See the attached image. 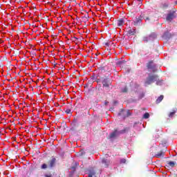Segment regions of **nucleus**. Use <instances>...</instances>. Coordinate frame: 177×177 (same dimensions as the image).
<instances>
[{
  "label": "nucleus",
  "mask_w": 177,
  "mask_h": 177,
  "mask_svg": "<svg viewBox=\"0 0 177 177\" xmlns=\"http://www.w3.org/2000/svg\"><path fill=\"white\" fill-rule=\"evenodd\" d=\"M158 80V76L153 75H150L147 80L145 81V85H150V84H153V82H156V85H162V80Z\"/></svg>",
  "instance_id": "f257e3e1"
},
{
  "label": "nucleus",
  "mask_w": 177,
  "mask_h": 177,
  "mask_svg": "<svg viewBox=\"0 0 177 177\" xmlns=\"http://www.w3.org/2000/svg\"><path fill=\"white\" fill-rule=\"evenodd\" d=\"M125 132H127V129H124L120 131L115 130L114 132L111 133L110 138H115V136H117L118 135H120V133H125Z\"/></svg>",
  "instance_id": "f03ea898"
},
{
  "label": "nucleus",
  "mask_w": 177,
  "mask_h": 177,
  "mask_svg": "<svg viewBox=\"0 0 177 177\" xmlns=\"http://www.w3.org/2000/svg\"><path fill=\"white\" fill-rule=\"evenodd\" d=\"M175 17V15L174 12H170L167 15L166 20L167 21H172L174 20V18Z\"/></svg>",
  "instance_id": "7ed1b4c3"
},
{
  "label": "nucleus",
  "mask_w": 177,
  "mask_h": 177,
  "mask_svg": "<svg viewBox=\"0 0 177 177\" xmlns=\"http://www.w3.org/2000/svg\"><path fill=\"white\" fill-rule=\"evenodd\" d=\"M102 163L104 164L105 168H107L110 165V164H111V162L109 159L104 158L102 160Z\"/></svg>",
  "instance_id": "20e7f679"
},
{
  "label": "nucleus",
  "mask_w": 177,
  "mask_h": 177,
  "mask_svg": "<svg viewBox=\"0 0 177 177\" xmlns=\"http://www.w3.org/2000/svg\"><path fill=\"white\" fill-rule=\"evenodd\" d=\"M56 162V158H53L49 162H48V167L50 168H53V167H55V164Z\"/></svg>",
  "instance_id": "39448f33"
},
{
  "label": "nucleus",
  "mask_w": 177,
  "mask_h": 177,
  "mask_svg": "<svg viewBox=\"0 0 177 177\" xmlns=\"http://www.w3.org/2000/svg\"><path fill=\"white\" fill-rule=\"evenodd\" d=\"M122 114H127L125 117H129V115H131V113L129 112V111L122 110L121 113H118V115H122Z\"/></svg>",
  "instance_id": "423d86ee"
},
{
  "label": "nucleus",
  "mask_w": 177,
  "mask_h": 177,
  "mask_svg": "<svg viewBox=\"0 0 177 177\" xmlns=\"http://www.w3.org/2000/svg\"><path fill=\"white\" fill-rule=\"evenodd\" d=\"M162 99H164V95H160V97H158L156 100V103H160V102L162 101Z\"/></svg>",
  "instance_id": "0eeeda50"
},
{
  "label": "nucleus",
  "mask_w": 177,
  "mask_h": 177,
  "mask_svg": "<svg viewBox=\"0 0 177 177\" xmlns=\"http://www.w3.org/2000/svg\"><path fill=\"white\" fill-rule=\"evenodd\" d=\"M162 154H163L162 151H160V152L158 153L156 155V158H160L162 157Z\"/></svg>",
  "instance_id": "6e6552de"
},
{
  "label": "nucleus",
  "mask_w": 177,
  "mask_h": 177,
  "mask_svg": "<svg viewBox=\"0 0 177 177\" xmlns=\"http://www.w3.org/2000/svg\"><path fill=\"white\" fill-rule=\"evenodd\" d=\"M136 33V31L135 30H129V35H134V34Z\"/></svg>",
  "instance_id": "1a4fd4ad"
},
{
  "label": "nucleus",
  "mask_w": 177,
  "mask_h": 177,
  "mask_svg": "<svg viewBox=\"0 0 177 177\" xmlns=\"http://www.w3.org/2000/svg\"><path fill=\"white\" fill-rule=\"evenodd\" d=\"M122 24H124V20L120 19L118 22V26L120 27V26H122Z\"/></svg>",
  "instance_id": "9d476101"
},
{
  "label": "nucleus",
  "mask_w": 177,
  "mask_h": 177,
  "mask_svg": "<svg viewBox=\"0 0 177 177\" xmlns=\"http://www.w3.org/2000/svg\"><path fill=\"white\" fill-rule=\"evenodd\" d=\"M102 84H103V86H109V82H107V80H104L103 82H102Z\"/></svg>",
  "instance_id": "9b49d317"
},
{
  "label": "nucleus",
  "mask_w": 177,
  "mask_h": 177,
  "mask_svg": "<svg viewBox=\"0 0 177 177\" xmlns=\"http://www.w3.org/2000/svg\"><path fill=\"white\" fill-rule=\"evenodd\" d=\"M150 117V114L149 113H145L143 115V118H145V120H147Z\"/></svg>",
  "instance_id": "f8f14e48"
},
{
  "label": "nucleus",
  "mask_w": 177,
  "mask_h": 177,
  "mask_svg": "<svg viewBox=\"0 0 177 177\" xmlns=\"http://www.w3.org/2000/svg\"><path fill=\"white\" fill-rule=\"evenodd\" d=\"M169 165H170V167H175V162H172V161H170L168 162Z\"/></svg>",
  "instance_id": "ddd939ff"
},
{
  "label": "nucleus",
  "mask_w": 177,
  "mask_h": 177,
  "mask_svg": "<svg viewBox=\"0 0 177 177\" xmlns=\"http://www.w3.org/2000/svg\"><path fill=\"white\" fill-rule=\"evenodd\" d=\"M175 111L174 112H171L170 113H169V117L170 118H172V117H174V115H175Z\"/></svg>",
  "instance_id": "4468645a"
},
{
  "label": "nucleus",
  "mask_w": 177,
  "mask_h": 177,
  "mask_svg": "<svg viewBox=\"0 0 177 177\" xmlns=\"http://www.w3.org/2000/svg\"><path fill=\"white\" fill-rule=\"evenodd\" d=\"M93 175H95V171H90L89 174H88V177H93Z\"/></svg>",
  "instance_id": "2eb2a0df"
},
{
  "label": "nucleus",
  "mask_w": 177,
  "mask_h": 177,
  "mask_svg": "<svg viewBox=\"0 0 177 177\" xmlns=\"http://www.w3.org/2000/svg\"><path fill=\"white\" fill-rule=\"evenodd\" d=\"M41 168L42 169H46V168H48V165L46 164H43Z\"/></svg>",
  "instance_id": "dca6fc26"
},
{
  "label": "nucleus",
  "mask_w": 177,
  "mask_h": 177,
  "mask_svg": "<svg viewBox=\"0 0 177 177\" xmlns=\"http://www.w3.org/2000/svg\"><path fill=\"white\" fill-rule=\"evenodd\" d=\"M120 162H121V164H125V162H127V160H125V159H122V160H120Z\"/></svg>",
  "instance_id": "f3484780"
},
{
  "label": "nucleus",
  "mask_w": 177,
  "mask_h": 177,
  "mask_svg": "<svg viewBox=\"0 0 177 177\" xmlns=\"http://www.w3.org/2000/svg\"><path fill=\"white\" fill-rule=\"evenodd\" d=\"M147 41H149V37H144L143 41L144 42H147Z\"/></svg>",
  "instance_id": "a211bd4d"
},
{
  "label": "nucleus",
  "mask_w": 177,
  "mask_h": 177,
  "mask_svg": "<svg viewBox=\"0 0 177 177\" xmlns=\"http://www.w3.org/2000/svg\"><path fill=\"white\" fill-rule=\"evenodd\" d=\"M140 21V19H137L136 21H134L135 24H138Z\"/></svg>",
  "instance_id": "6ab92c4d"
},
{
  "label": "nucleus",
  "mask_w": 177,
  "mask_h": 177,
  "mask_svg": "<svg viewBox=\"0 0 177 177\" xmlns=\"http://www.w3.org/2000/svg\"><path fill=\"white\" fill-rule=\"evenodd\" d=\"M127 88L125 87L123 90H122V92H127Z\"/></svg>",
  "instance_id": "aec40b11"
},
{
  "label": "nucleus",
  "mask_w": 177,
  "mask_h": 177,
  "mask_svg": "<svg viewBox=\"0 0 177 177\" xmlns=\"http://www.w3.org/2000/svg\"><path fill=\"white\" fill-rule=\"evenodd\" d=\"M147 20H149V19L148 17H147V18L145 19V21H147Z\"/></svg>",
  "instance_id": "412c9836"
},
{
  "label": "nucleus",
  "mask_w": 177,
  "mask_h": 177,
  "mask_svg": "<svg viewBox=\"0 0 177 177\" xmlns=\"http://www.w3.org/2000/svg\"><path fill=\"white\" fill-rule=\"evenodd\" d=\"M73 171H75V167L72 168Z\"/></svg>",
  "instance_id": "4be33fe9"
},
{
  "label": "nucleus",
  "mask_w": 177,
  "mask_h": 177,
  "mask_svg": "<svg viewBox=\"0 0 177 177\" xmlns=\"http://www.w3.org/2000/svg\"><path fill=\"white\" fill-rule=\"evenodd\" d=\"M46 177H52V176H50H50L46 175Z\"/></svg>",
  "instance_id": "5701e85b"
},
{
  "label": "nucleus",
  "mask_w": 177,
  "mask_h": 177,
  "mask_svg": "<svg viewBox=\"0 0 177 177\" xmlns=\"http://www.w3.org/2000/svg\"><path fill=\"white\" fill-rule=\"evenodd\" d=\"M138 1H142V0H138Z\"/></svg>",
  "instance_id": "b1692460"
}]
</instances>
